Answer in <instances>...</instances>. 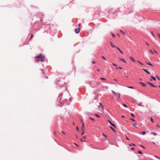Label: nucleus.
<instances>
[{"label": "nucleus", "mask_w": 160, "mask_h": 160, "mask_svg": "<svg viewBox=\"0 0 160 160\" xmlns=\"http://www.w3.org/2000/svg\"><path fill=\"white\" fill-rule=\"evenodd\" d=\"M45 57L42 54H40L39 56H36L35 58V61L36 62H38L39 61L43 62L45 60Z\"/></svg>", "instance_id": "1"}, {"label": "nucleus", "mask_w": 160, "mask_h": 160, "mask_svg": "<svg viewBox=\"0 0 160 160\" xmlns=\"http://www.w3.org/2000/svg\"><path fill=\"white\" fill-rule=\"evenodd\" d=\"M80 28H78L75 29V31L76 33H78L80 32Z\"/></svg>", "instance_id": "2"}, {"label": "nucleus", "mask_w": 160, "mask_h": 160, "mask_svg": "<svg viewBox=\"0 0 160 160\" xmlns=\"http://www.w3.org/2000/svg\"><path fill=\"white\" fill-rule=\"evenodd\" d=\"M99 104L101 105L100 106H98V107L99 108H101L102 110H103V109H104V107L103 106V105H102V104L101 103H99Z\"/></svg>", "instance_id": "3"}, {"label": "nucleus", "mask_w": 160, "mask_h": 160, "mask_svg": "<svg viewBox=\"0 0 160 160\" xmlns=\"http://www.w3.org/2000/svg\"><path fill=\"white\" fill-rule=\"evenodd\" d=\"M147 83L148 84L150 85L151 86L153 87L156 88L157 86L153 84L152 83H150L149 82H147Z\"/></svg>", "instance_id": "4"}, {"label": "nucleus", "mask_w": 160, "mask_h": 160, "mask_svg": "<svg viewBox=\"0 0 160 160\" xmlns=\"http://www.w3.org/2000/svg\"><path fill=\"white\" fill-rule=\"evenodd\" d=\"M129 58L132 62H134L136 61L134 59V58L132 57H129Z\"/></svg>", "instance_id": "5"}, {"label": "nucleus", "mask_w": 160, "mask_h": 160, "mask_svg": "<svg viewBox=\"0 0 160 160\" xmlns=\"http://www.w3.org/2000/svg\"><path fill=\"white\" fill-rule=\"evenodd\" d=\"M117 48L118 50V51L120 52L121 53V54H122V55L123 54V52L120 49V48H118V47H117Z\"/></svg>", "instance_id": "6"}, {"label": "nucleus", "mask_w": 160, "mask_h": 160, "mask_svg": "<svg viewBox=\"0 0 160 160\" xmlns=\"http://www.w3.org/2000/svg\"><path fill=\"white\" fill-rule=\"evenodd\" d=\"M84 124L83 122H82V130H84Z\"/></svg>", "instance_id": "7"}, {"label": "nucleus", "mask_w": 160, "mask_h": 160, "mask_svg": "<svg viewBox=\"0 0 160 160\" xmlns=\"http://www.w3.org/2000/svg\"><path fill=\"white\" fill-rule=\"evenodd\" d=\"M110 44L112 47L113 48H114L115 47V45H114L112 42H110Z\"/></svg>", "instance_id": "8"}, {"label": "nucleus", "mask_w": 160, "mask_h": 160, "mask_svg": "<svg viewBox=\"0 0 160 160\" xmlns=\"http://www.w3.org/2000/svg\"><path fill=\"white\" fill-rule=\"evenodd\" d=\"M139 83L141 84L142 85V86L143 87H145L146 86V84L140 82H139Z\"/></svg>", "instance_id": "9"}, {"label": "nucleus", "mask_w": 160, "mask_h": 160, "mask_svg": "<svg viewBox=\"0 0 160 160\" xmlns=\"http://www.w3.org/2000/svg\"><path fill=\"white\" fill-rule=\"evenodd\" d=\"M142 70H144L145 72H147V73H148V74H150V73L148 72L147 70H146V69H142Z\"/></svg>", "instance_id": "10"}, {"label": "nucleus", "mask_w": 160, "mask_h": 160, "mask_svg": "<svg viewBox=\"0 0 160 160\" xmlns=\"http://www.w3.org/2000/svg\"><path fill=\"white\" fill-rule=\"evenodd\" d=\"M120 60H121V61H122L123 62H124V63H126V61H125V60L124 59H119Z\"/></svg>", "instance_id": "11"}, {"label": "nucleus", "mask_w": 160, "mask_h": 160, "mask_svg": "<svg viewBox=\"0 0 160 160\" xmlns=\"http://www.w3.org/2000/svg\"><path fill=\"white\" fill-rule=\"evenodd\" d=\"M151 78L154 80L155 81L156 80V78L152 76L151 77Z\"/></svg>", "instance_id": "12"}, {"label": "nucleus", "mask_w": 160, "mask_h": 160, "mask_svg": "<svg viewBox=\"0 0 160 160\" xmlns=\"http://www.w3.org/2000/svg\"><path fill=\"white\" fill-rule=\"evenodd\" d=\"M142 103V102H140L139 103H138V105L139 106H142L143 107V106L141 105Z\"/></svg>", "instance_id": "13"}, {"label": "nucleus", "mask_w": 160, "mask_h": 160, "mask_svg": "<svg viewBox=\"0 0 160 160\" xmlns=\"http://www.w3.org/2000/svg\"><path fill=\"white\" fill-rule=\"evenodd\" d=\"M112 92H113V93L114 94V95L115 96H116L117 95V93H116L114 91H112Z\"/></svg>", "instance_id": "14"}, {"label": "nucleus", "mask_w": 160, "mask_h": 160, "mask_svg": "<svg viewBox=\"0 0 160 160\" xmlns=\"http://www.w3.org/2000/svg\"><path fill=\"white\" fill-rule=\"evenodd\" d=\"M110 128L112 129V130L114 132H116V131L115 130H114L112 127L110 126Z\"/></svg>", "instance_id": "15"}, {"label": "nucleus", "mask_w": 160, "mask_h": 160, "mask_svg": "<svg viewBox=\"0 0 160 160\" xmlns=\"http://www.w3.org/2000/svg\"><path fill=\"white\" fill-rule=\"evenodd\" d=\"M120 31L123 34V35H125V33L122 30H120Z\"/></svg>", "instance_id": "16"}, {"label": "nucleus", "mask_w": 160, "mask_h": 160, "mask_svg": "<svg viewBox=\"0 0 160 160\" xmlns=\"http://www.w3.org/2000/svg\"><path fill=\"white\" fill-rule=\"evenodd\" d=\"M137 62L139 63L141 65H143V64L141 62H140L139 61H137Z\"/></svg>", "instance_id": "17"}, {"label": "nucleus", "mask_w": 160, "mask_h": 160, "mask_svg": "<svg viewBox=\"0 0 160 160\" xmlns=\"http://www.w3.org/2000/svg\"><path fill=\"white\" fill-rule=\"evenodd\" d=\"M131 116L132 117H133V118H135V115H134V114L132 113H131Z\"/></svg>", "instance_id": "18"}, {"label": "nucleus", "mask_w": 160, "mask_h": 160, "mask_svg": "<svg viewBox=\"0 0 160 160\" xmlns=\"http://www.w3.org/2000/svg\"><path fill=\"white\" fill-rule=\"evenodd\" d=\"M127 87L128 88H132V89H134V87H132L128 86Z\"/></svg>", "instance_id": "19"}, {"label": "nucleus", "mask_w": 160, "mask_h": 160, "mask_svg": "<svg viewBox=\"0 0 160 160\" xmlns=\"http://www.w3.org/2000/svg\"><path fill=\"white\" fill-rule=\"evenodd\" d=\"M102 58L104 60H105V61H106V58L103 56H102Z\"/></svg>", "instance_id": "20"}, {"label": "nucleus", "mask_w": 160, "mask_h": 160, "mask_svg": "<svg viewBox=\"0 0 160 160\" xmlns=\"http://www.w3.org/2000/svg\"><path fill=\"white\" fill-rule=\"evenodd\" d=\"M137 123H135V124H133V126L134 127H136V128H137Z\"/></svg>", "instance_id": "21"}, {"label": "nucleus", "mask_w": 160, "mask_h": 160, "mask_svg": "<svg viewBox=\"0 0 160 160\" xmlns=\"http://www.w3.org/2000/svg\"><path fill=\"white\" fill-rule=\"evenodd\" d=\"M138 153L140 154H142V152H141V151H140L139 150H138Z\"/></svg>", "instance_id": "22"}, {"label": "nucleus", "mask_w": 160, "mask_h": 160, "mask_svg": "<svg viewBox=\"0 0 160 160\" xmlns=\"http://www.w3.org/2000/svg\"><path fill=\"white\" fill-rule=\"evenodd\" d=\"M111 125H112V126H113L114 128H116V127L114 124L112 123L111 124Z\"/></svg>", "instance_id": "23"}, {"label": "nucleus", "mask_w": 160, "mask_h": 160, "mask_svg": "<svg viewBox=\"0 0 160 160\" xmlns=\"http://www.w3.org/2000/svg\"><path fill=\"white\" fill-rule=\"evenodd\" d=\"M147 63L149 65L153 66V65L151 63L147 62Z\"/></svg>", "instance_id": "24"}, {"label": "nucleus", "mask_w": 160, "mask_h": 160, "mask_svg": "<svg viewBox=\"0 0 160 160\" xmlns=\"http://www.w3.org/2000/svg\"><path fill=\"white\" fill-rule=\"evenodd\" d=\"M101 80H106V79L105 78H101Z\"/></svg>", "instance_id": "25"}, {"label": "nucleus", "mask_w": 160, "mask_h": 160, "mask_svg": "<svg viewBox=\"0 0 160 160\" xmlns=\"http://www.w3.org/2000/svg\"><path fill=\"white\" fill-rule=\"evenodd\" d=\"M156 77L157 78L158 80H159L160 81V78H159L157 76H156Z\"/></svg>", "instance_id": "26"}, {"label": "nucleus", "mask_w": 160, "mask_h": 160, "mask_svg": "<svg viewBox=\"0 0 160 160\" xmlns=\"http://www.w3.org/2000/svg\"><path fill=\"white\" fill-rule=\"evenodd\" d=\"M102 135H103V136H104L105 137V138H107V136L106 135H105L104 133H102Z\"/></svg>", "instance_id": "27"}, {"label": "nucleus", "mask_w": 160, "mask_h": 160, "mask_svg": "<svg viewBox=\"0 0 160 160\" xmlns=\"http://www.w3.org/2000/svg\"><path fill=\"white\" fill-rule=\"evenodd\" d=\"M150 119H151V122H152V123H154L153 121V119H152V118H151Z\"/></svg>", "instance_id": "28"}, {"label": "nucleus", "mask_w": 160, "mask_h": 160, "mask_svg": "<svg viewBox=\"0 0 160 160\" xmlns=\"http://www.w3.org/2000/svg\"><path fill=\"white\" fill-rule=\"evenodd\" d=\"M123 106L124 107H126V108L127 107V106L126 104H123Z\"/></svg>", "instance_id": "29"}, {"label": "nucleus", "mask_w": 160, "mask_h": 160, "mask_svg": "<svg viewBox=\"0 0 160 160\" xmlns=\"http://www.w3.org/2000/svg\"><path fill=\"white\" fill-rule=\"evenodd\" d=\"M152 133L155 136H156L157 135V134L156 133L152 132Z\"/></svg>", "instance_id": "30"}, {"label": "nucleus", "mask_w": 160, "mask_h": 160, "mask_svg": "<svg viewBox=\"0 0 160 160\" xmlns=\"http://www.w3.org/2000/svg\"><path fill=\"white\" fill-rule=\"evenodd\" d=\"M117 95H118V98H120V93H117Z\"/></svg>", "instance_id": "31"}, {"label": "nucleus", "mask_w": 160, "mask_h": 160, "mask_svg": "<svg viewBox=\"0 0 160 160\" xmlns=\"http://www.w3.org/2000/svg\"><path fill=\"white\" fill-rule=\"evenodd\" d=\"M146 133V132H144V131L142 132V134L143 135H145Z\"/></svg>", "instance_id": "32"}, {"label": "nucleus", "mask_w": 160, "mask_h": 160, "mask_svg": "<svg viewBox=\"0 0 160 160\" xmlns=\"http://www.w3.org/2000/svg\"><path fill=\"white\" fill-rule=\"evenodd\" d=\"M149 51L151 52V53H152V54H153L154 53L151 50H149Z\"/></svg>", "instance_id": "33"}, {"label": "nucleus", "mask_w": 160, "mask_h": 160, "mask_svg": "<svg viewBox=\"0 0 160 160\" xmlns=\"http://www.w3.org/2000/svg\"><path fill=\"white\" fill-rule=\"evenodd\" d=\"M82 132L81 134V135H83L84 134V130H82Z\"/></svg>", "instance_id": "34"}, {"label": "nucleus", "mask_w": 160, "mask_h": 160, "mask_svg": "<svg viewBox=\"0 0 160 160\" xmlns=\"http://www.w3.org/2000/svg\"><path fill=\"white\" fill-rule=\"evenodd\" d=\"M130 120H132V121H134V122H135V120H134V119H132V118H130Z\"/></svg>", "instance_id": "35"}, {"label": "nucleus", "mask_w": 160, "mask_h": 160, "mask_svg": "<svg viewBox=\"0 0 160 160\" xmlns=\"http://www.w3.org/2000/svg\"><path fill=\"white\" fill-rule=\"evenodd\" d=\"M95 116L97 117H98V118H99L100 117V116L99 115H98V114H95Z\"/></svg>", "instance_id": "36"}, {"label": "nucleus", "mask_w": 160, "mask_h": 160, "mask_svg": "<svg viewBox=\"0 0 160 160\" xmlns=\"http://www.w3.org/2000/svg\"><path fill=\"white\" fill-rule=\"evenodd\" d=\"M126 139L128 141L129 140V138L127 136H126Z\"/></svg>", "instance_id": "37"}, {"label": "nucleus", "mask_w": 160, "mask_h": 160, "mask_svg": "<svg viewBox=\"0 0 160 160\" xmlns=\"http://www.w3.org/2000/svg\"><path fill=\"white\" fill-rule=\"evenodd\" d=\"M151 34H152V36L154 37V35L153 33V32H151Z\"/></svg>", "instance_id": "38"}, {"label": "nucleus", "mask_w": 160, "mask_h": 160, "mask_svg": "<svg viewBox=\"0 0 160 160\" xmlns=\"http://www.w3.org/2000/svg\"><path fill=\"white\" fill-rule=\"evenodd\" d=\"M112 64L115 67L117 66V65L114 63H112Z\"/></svg>", "instance_id": "39"}, {"label": "nucleus", "mask_w": 160, "mask_h": 160, "mask_svg": "<svg viewBox=\"0 0 160 160\" xmlns=\"http://www.w3.org/2000/svg\"><path fill=\"white\" fill-rule=\"evenodd\" d=\"M112 34V36L114 37H115V35L113 33H111Z\"/></svg>", "instance_id": "40"}, {"label": "nucleus", "mask_w": 160, "mask_h": 160, "mask_svg": "<svg viewBox=\"0 0 160 160\" xmlns=\"http://www.w3.org/2000/svg\"><path fill=\"white\" fill-rule=\"evenodd\" d=\"M90 118L91 120H92V121H95V120H94V119L92 118Z\"/></svg>", "instance_id": "41"}, {"label": "nucleus", "mask_w": 160, "mask_h": 160, "mask_svg": "<svg viewBox=\"0 0 160 160\" xmlns=\"http://www.w3.org/2000/svg\"><path fill=\"white\" fill-rule=\"evenodd\" d=\"M108 122H109L111 125L112 123L109 120H108Z\"/></svg>", "instance_id": "42"}, {"label": "nucleus", "mask_w": 160, "mask_h": 160, "mask_svg": "<svg viewBox=\"0 0 160 160\" xmlns=\"http://www.w3.org/2000/svg\"><path fill=\"white\" fill-rule=\"evenodd\" d=\"M140 146L143 148H145L144 147L142 146V145H141Z\"/></svg>", "instance_id": "43"}, {"label": "nucleus", "mask_w": 160, "mask_h": 160, "mask_svg": "<svg viewBox=\"0 0 160 160\" xmlns=\"http://www.w3.org/2000/svg\"><path fill=\"white\" fill-rule=\"evenodd\" d=\"M154 52H155V53L157 54L158 53V52H157L155 50H154Z\"/></svg>", "instance_id": "44"}, {"label": "nucleus", "mask_w": 160, "mask_h": 160, "mask_svg": "<svg viewBox=\"0 0 160 160\" xmlns=\"http://www.w3.org/2000/svg\"><path fill=\"white\" fill-rule=\"evenodd\" d=\"M80 140H81V141L82 142H84V141L83 140L82 138Z\"/></svg>", "instance_id": "45"}, {"label": "nucleus", "mask_w": 160, "mask_h": 160, "mask_svg": "<svg viewBox=\"0 0 160 160\" xmlns=\"http://www.w3.org/2000/svg\"><path fill=\"white\" fill-rule=\"evenodd\" d=\"M92 62L93 64H95V62L94 61H92Z\"/></svg>", "instance_id": "46"}, {"label": "nucleus", "mask_w": 160, "mask_h": 160, "mask_svg": "<svg viewBox=\"0 0 160 160\" xmlns=\"http://www.w3.org/2000/svg\"><path fill=\"white\" fill-rule=\"evenodd\" d=\"M83 138H84V139H86V137L85 136H84L83 137Z\"/></svg>", "instance_id": "47"}, {"label": "nucleus", "mask_w": 160, "mask_h": 160, "mask_svg": "<svg viewBox=\"0 0 160 160\" xmlns=\"http://www.w3.org/2000/svg\"><path fill=\"white\" fill-rule=\"evenodd\" d=\"M32 37H33V35H32V34L31 35V36L30 39H31Z\"/></svg>", "instance_id": "48"}, {"label": "nucleus", "mask_w": 160, "mask_h": 160, "mask_svg": "<svg viewBox=\"0 0 160 160\" xmlns=\"http://www.w3.org/2000/svg\"><path fill=\"white\" fill-rule=\"evenodd\" d=\"M76 129H77L78 131V126L76 127Z\"/></svg>", "instance_id": "49"}, {"label": "nucleus", "mask_w": 160, "mask_h": 160, "mask_svg": "<svg viewBox=\"0 0 160 160\" xmlns=\"http://www.w3.org/2000/svg\"><path fill=\"white\" fill-rule=\"evenodd\" d=\"M145 43L147 45L149 46V44L147 42H146Z\"/></svg>", "instance_id": "50"}, {"label": "nucleus", "mask_w": 160, "mask_h": 160, "mask_svg": "<svg viewBox=\"0 0 160 160\" xmlns=\"http://www.w3.org/2000/svg\"><path fill=\"white\" fill-rule=\"evenodd\" d=\"M62 133L64 134H65V132L63 131H62Z\"/></svg>", "instance_id": "51"}, {"label": "nucleus", "mask_w": 160, "mask_h": 160, "mask_svg": "<svg viewBox=\"0 0 160 160\" xmlns=\"http://www.w3.org/2000/svg\"><path fill=\"white\" fill-rule=\"evenodd\" d=\"M124 117H125L124 115H122V118H124Z\"/></svg>", "instance_id": "52"}, {"label": "nucleus", "mask_w": 160, "mask_h": 160, "mask_svg": "<svg viewBox=\"0 0 160 160\" xmlns=\"http://www.w3.org/2000/svg\"><path fill=\"white\" fill-rule=\"evenodd\" d=\"M131 149L132 150H134V148H131Z\"/></svg>", "instance_id": "53"}, {"label": "nucleus", "mask_w": 160, "mask_h": 160, "mask_svg": "<svg viewBox=\"0 0 160 160\" xmlns=\"http://www.w3.org/2000/svg\"><path fill=\"white\" fill-rule=\"evenodd\" d=\"M129 145L130 146H132V145L131 144H129Z\"/></svg>", "instance_id": "54"}, {"label": "nucleus", "mask_w": 160, "mask_h": 160, "mask_svg": "<svg viewBox=\"0 0 160 160\" xmlns=\"http://www.w3.org/2000/svg\"><path fill=\"white\" fill-rule=\"evenodd\" d=\"M78 25L79 27H80V26H81V24L79 23V24H78Z\"/></svg>", "instance_id": "55"}, {"label": "nucleus", "mask_w": 160, "mask_h": 160, "mask_svg": "<svg viewBox=\"0 0 160 160\" xmlns=\"http://www.w3.org/2000/svg\"><path fill=\"white\" fill-rule=\"evenodd\" d=\"M157 126L158 127V128H159V126L158 124L157 125Z\"/></svg>", "instance_id": "56"}, {"label": "nucleus", "mask_w": 160, "mask_h": 160, "mask_svg": "<svg viewBox=\"0 0 160 160\" xmlns=\"http://www.w3.org/2000/svg\"><path fill=\"white\" fill-rule=\"evenodd\" d=\"M118 68H119V69H122V68L121 67H119Z\"/></svg>", "instance_id": "57"}, {"label": "nucleus", "mask_w": 160, "mask_h": 160, "mask_svg": "<svg viewBox=\"0 0 160 160\" xmlns=\"http://www.w3.org/2000/svg\"><path fill=\"white\" fill-rule=\"evenodd\" d=\"M132 145H133V146H135V145L134 144H133V143H132Z\"/></svg>", "instance_id": "58"}, {"label": "nucleus", "mask_w": 160, "mask_h": 160, "mask_svg": "<svg viewBox=\"0 0 160 160\" xmlns=\"http://www.w3.org/2000/svg\"><path fill=\"white\" fill-rule=\"evenodd\" d=\"M155 157H156V158H159V157H157V156H155Z\"/></svg>", "instance_id": "59"}, {"label": "nucleus", "mask_w": 160, "mask_h": 160, "mask_svg": "<svg viewBox=\"0 0 160 160\" xmlns=\"http://www.w3.org/2000/svg\"><path fill=\"white\" fill-rule=\"evenodd\" d=\"M118 36L119 37H120V35H119V34H117Z\"/></svg>", "instance_id": "60"}, {"label": "nucleus", "mask_w": 160, "mask_h": 160, "mask_svg": "<svg viewBox=\"0 0 160 160\" xmlns=\"http://www.w3.org/2000/svg\"><path fill=\"white\" fill-rule=\"evenodd\" d=\"M74 144L76 146H78V145L75 143H74Z\"/></svg>", "instance_id": "61"}, {"label": "nucleus", "mask_w": 160, "mask_h": 160, "mask_svg": "<svg viewBox=\"0 0 160 160\" xmlns=\"http://www.w3.org/2000/svg\"><path fill=\"white\" fill-rule=\"evenodd\" d=\"M97 70L98 71H99V69H97Z\"/></svg>", "instance_id": "62"}, {"label": "nucleus", "mask_w": 160, "mask_h": 160, "mask_svg": "<svg viewBox=\"0 0 160 160\" xmlns=\"http://www.w3.org/2000/svg\"><path fill=\"white\" fill-rule=\"evenodd\" d=\"M114 80H115V81H117V80L116 79H114Z\"/></svg>", "instance_id": "63"}, {"label": "nucleus", "mask_w": 160, "mask_h": 160, "mask_svg": "<svg viewBox=\"0 0 160 160\" xmlns=\"http://www.w3.org/2000/svg\"><path fill=\"white\" fill-rule=\"evenodd\" d=\"M54 134H56V133H55V132H54Z\"/></svg>", "instance_id": "64"}]
</instances>
